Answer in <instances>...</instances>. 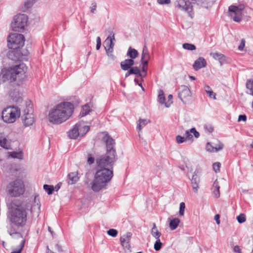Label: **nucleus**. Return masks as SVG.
I'll return each mask as SVG.
<instances>
[{"label":"nucleus","mask_w":253,"mask_h":253,"mask_svg":"<svg viewBox=\"0 0 253 253\" xmlns=\"http://www.w3.org/2000/svg\"><path fill=\"white\" fill-rule=\"evenodd\" d=\"M41 204L38 196H36L32 201H26L21 203L14 200L12 202L9 208L8 219L9 221L18 227H24L27 223L29 211L31 214L38 216L40 213Z\"/></svg>","instance_id":"f257e3e1"},{"label":"nucleus","mask_w":253,"mask_h":253,"mask_svg":"<svg viewBox=\"0 0 253 253\" xmlns=\"http://www.w3.org/2000/svg\"><path fill=\"white\" fill-rule=\"evenodd\" d=\"M98 166L102 168L96 172L93 180L91 183V189L93 191L98 192L111 180V170L109 166L111 158L109 155L96 159Z\"/></svg>","instance_id":"f03ea898"},{"label":"nucleus","mask_w":253,"mask_h":253,"mask_svg":"<svg viewBox=\"0 0 253 253\" xmlns=\"http://www.w3.org/2000/svg\"><path fill=\"white\" fill-rule=\"evenodd\" d=\"M74 109L73 105L69 102L60 103L49 111V121L54 124H60L72 116Z\"/></svg>","instance_id":"7ed1b4c3"},{"label":"nucleus","mask_w":253,"mask_h":253,"mask_svg":"<svg viewBox=\"0 0 253 253\" xmlns=\"http://www.w3.org/2000/svg\"><path fill=\"white\" fill-rule=\"evenodd\" d=\"M25 191V186L20 179L10 182L7 186V192L11 197H16L22 195Z\"/></svg>","instance_id":"20e7f679"},{"label":"nucleus","mask_w":253,"mask_h":253,"mask_svg":"<svg viewBox=\"0 0 253 253\" xmlns=\"http://www.w3.org/2000/svg\"><path fill=\"white\" fill-rule=\"evenodd\" d=\"M20 116V110L17 107L9 106L4 109L2 112V119L6 123H13Z\"/></svg>","instance_id":"39448f33"},{"label":"nucleus","mask_w":253,"mask_h":253,"mask_svg":"<svg viewBox=\"0 0 253 253\" xmlns=\"http://www.w3.org/2000/svg\"><path fill=\"white\" fill-rule=\"evenodd\" d=\"M28 16L24 14H17L13 17L11 27L13 31L18 32H24L27 25Z\"/></svg>","instance_id":"423d86ee"},{"label":"nucleus","mask_w":253,"mask_h":253,"mask_svg":"<svg viewBox=\"0 0 253 253\" xmlns=\"http://www.w3.org/2000/svg\"><path fill=\"white\" fill-rule=\"evenodd\" d=\"M89 129V126L83 122L77 123L68 132V135L71 139H76L85 134Z\"/></svg>","instance_id":"0eeeda50"},{"label":"nucleus","mask_w":253,"mask_h":253,"mask_svg":"<svg viewBox=\"0 0 253 253\" xmlns=\"http://www.w3.org/2000/svg\"><path fill=\"white\" fill-rule=\"evenodd\" d=\"M25 38L21 34H11L7 38V46L12 49H18L24 45Z\"/></svg>","instance_id":"6e6552de"},{"label":"nucleus","mask_w":253,"mask_h":253,"mask_svg":"<svg viewBox=\"0 0 253 253\" xmlns=\"http://www.w3.org/2000/svg\"><path fill=\"white\" fill-rule=\"evenodd\" d=\"M26 105V108L24 110V114L22 116V120L25 126H29L35 122L33 115L34 110L31 102H27Z\"/></svg>","instance_id":"1a4fd4ad"},{"label":"nucleus","mask_w":253,"mask_h":253,"mask_svg":"<svg viewBox=\"0 0 253 253\" xmlns=\"http://www.w3.org/2000/svg\"><path fill=\"white\" fill-rule=\"evenodd\" d=\"M243 8L244 7L241 5L239 6H230L228 8L229 16L234 21L239 22L242 19V11Z\"/></svg>","instance_id":"9d476101"},{"label":"nucleus","mask_w":253,"mask_h":253,"mask_svg":"<svg viewBox=\"0 0 253 253\" xmlns=\"http://www.w3.org/2000/svg\"><path fill=\"white\" fill-rule=\"evenodd\" d=\"M176 6L182 10L188 13L189 16L191 18L193 17L194 12L193 5L190 1L185 0H179L177 1Z\"/></svg>","instance_id":"9b49d317"},{"label":"nucleus","mask_w":253,"mask_h":253,"mask_svg":"<svg viewBox=\"0 0 253 253\" xmlns=\"http://www.w3.org/2000/svg\"><path fill=\"white\" fill-rule=\"evenodd\" d=\"M16 82L12 83V85H14L16 86H18L16 84H14ZM13 86H10V91L9 92V96L10 98L16 103H20L22 101V94L19 92V90L17 88H13Z\"/></svg>","instance_id":"f8f14e48"},{"label":"nucleus","mask_w":253,"mask_h":253,"mask_svg":"<svg viewBox=\"0 0 253 253\" xmlns=\"http://www.w3.org/2000/svg\"><path fill=\"white\" fill-rule=\"evenodd\" d=\"M132 233L127 232L120 238L121 245L123 247L125 252H131V249L130 245V241L132 237Z\"/></svg>","instance_id":"ddd939ff"},{"label":"nucleus","mask_w":253,"mask_h":253,"mask_svg":"<svg viewBox=\"0 0 253 253\" xmlns=\"http://www.w3.org/2000/svg\"><path fill=\"white\" fill-rule=\"evenodd\" d=\"M179 90L178 97L182 102L186 103L188 100V98L191 96V91L189 88L186 85H182L179 88Z\"/></svg>","instance_id":"4468645a"},{"label":"nucleus","mask_w":253,"mask_h":253,"mask_svg":"<svg viewBox=\"0 0 253 253\" xmlns=\"http://www.w3.org/2000/svg\"><path fill=\"white\" fill-rule=\"evenodd\" d=\"M206 60L202 57H199L196 60L193 65V68L195 71H198L200 69L207 66Z\"/></svg>","instance_id":"2eb2a0df"},{"label":"nucleus","mask_w":253,"mask_h":253,"mask_svg":"<svg viewBox=\"0 0 253 253\" xmlns=\"http://www.w3.org/2000/svg\"><path fill=\"white\" fill-rule=\"evenodd\" d=\"M198 172L195 171L192 178L191 179V184L192 186L194 192L197 193L199 188V184L200 181L199 176L197 174Z\"/></svg>","instance_id":"dca6fc26"},{"label":"nucleus","mask_w":253,"mask_h":253,"mask_svg":"<svg viewBox=\"0 0 253 253\" xmlns=\"http://www.w3.org/2000/svg\"><path fill=\"white\" fill-rule=\"evenodd\" d=\"M150 58V55L149 54L147 47L146 45H145L143 47L141 57V62L144 63V64L146 65L147 64H148Z\"/></svg>","instance_id":"f3484780"},{"label":"nucleus","mask_w":253,"mask_h":253,"mask_svg":"<svg viewBox=\"0 0 253 253\" xmlns=\"http://www.w3.org/2000/svg\"><path fill=\"white\" fill-rule=\"evenodd\" d=\"M35 0H24L20 9L22 12H27L34 4Z\"/></svg>","instance_id":"a211bd4d"},{"label":"nucleus","mask_w":253,"mask_h":253,"mask_svg":"<svg viewBox=\"0 0 253 253\" xmlns=\"http://www.w3.org/2000/svg\"><path fill=\"white\" fill-rule=\"evenodd\" d=\"M134 64V60L131 59H126L122 61L120 63L121 68L124 71L128 70Z\"/></svg>","instance_id":"6ab92c4d"},{"label":"nucleus","mask_w":253,"mask_h":253,"mask_svg":"<svg viewBox=\"0 0 253 253\" xmlns=\"http://www.w3.org/2000/svg\"><path fill=\"white\" fill-rule=\"evenodd\" d=\"M7 57L13 61L19 60L20 57V55L19 51L17 49H13V50L9 51L7 54Z\"/></svg>","instance_id":"aec40b11"},{"label":"nucleus","mask_w":253,"mask_h":253,"mask_svg":"<svg viewBox=\"0 0 253 253\" xmlns=\"http://www.w3.org/2000/svg\"><path fill=\"white\" fill-rule=\"evenodd\" d=\"M0 146L6 150L11 149L7 139L6 138L4 134L2 133H0Z\"/></svg>","instance_id":"412c9836"},{"label":"nucleus","mask_w":253,"mask_h":253,"mask_svg":"<svg viewBox=\"0 0 253 253\" xmlns=\"http://www.w3.org/2000/svg\"><path fill=\"white\" fill-rule=\"evenodd\" d=\"M127 72L125 74V77L127 78L129 75L134 74L136 75L137 76H141L140 75V70L139 69L136 67H131L128 70H127Z\"/></svg>","instance_id":"4be33fe9"},{"label":"nucleus","mask_w":253,"mask_h":253,"mask_svg":"<svg viewBox=\"0 0 253 253\" xmlns=\"http://www.w3.org/2000/svg\"><path fill=\"white\" fill-rule=\"evenodd\" d=\"M103 137L102 138V141L105 144L106 149L108 153L111 151V138L108 134L106 132L102 133Z\"/></svg>","instance_id":"5701e85b"},{"label":"nucleus","mask_w":253,"mask_h":253,"mask_svg":"<svg viewBox=\"0 0 253 253\" xmlns=\"http://www.w3.org/2000/svg\"><path fill=\"white\" fill-rule=\"evenodd\" d=\"M219 189L220 186L219 183L217 180H215L213 183L211 187V191L214 194V197L216 198H218L220 196Z\"/></svg>","instance_id":"b1692460"},{"label":"nucleus","mask_w":253,"mask_h":253,"mask_svg":"<svg viewBox=\"0 0 253 253\" xmlns=\"http://www.w3.org/2000/svg\"><path fill=\"white\" fill-rule=\"evenodd\" d=\"M8 157H11L14 159L22 160L23 159V153L22 151L18 152L13 151L7 152Z\"/></svg>","instance_id":"393cba45"},{"label":"nucleus","mask_w":253,"mask_h":253,"mask_svg":"<svg viewBox=\"0 0 253 253\" xmlns=\"http://www.w3.org/2000/svg\"><path fill=\"white\" fill-rule=\"evenodd\" d=\"M126 55L132 60H134L138 57L139 53L137 50L134 48L129 47L126 53Z\"/></svg>","instance_id":"a878e982"},{"label":"nucleus","mask_w":253,"mask_h":253,"mask_svg":"<svg viewBox=\"0 0 253 253\" xmlns=\"http://www.w3.org/2000/svg\"><path fill=\"white\" fill-rule=\"evenodd\" d=\"M103 46L106 50V54L109 56L111 53L110 51L111 49V36L110 35H108L106 40L103 42Z\"/></svg>","instance_id":"bb28decb"},{"label":"nucleus","mask_w":253,"mask_h":253,"mask_svg":"<svg viewBox=\"0 0 253 253\" xmlns=\"http://www.w3.org/2000/svg\"><path fill=\"white\" fill-rule=\"evenodd\" d=\"M151 234L156 239H160V237L162 235L161 233L157 230L156 225L155 223H153V227L151 230Z\"/></svg>","instance_id":"cd10ccee"},{"label":"nucleus","mask_w":253,"mask_h":253,"mask_svg":"<svg viewBox=\"0 0 253 253\" xmlns=\"http://www.w3.org/2000/svg\"><path fill=\"white\" fill-rule=\"evenodd\" d=\"M68 183L73 184L76 183L78 180V177L76 172H72L68 174Z\"/></svg>","instance_id":"c85d7f7f"},{"label":"nucleus","mask_w":253,"mask_h":253,"mask_svg":"<svg viewBox=\"0 0 253 253\" xmlns=\"http://www.w3.org/2000/svg\"><path fill=\"white\" fill-rule=\"evenodd\" d=\"M138 122L139 123L137 124L136 129L139 131L149 122V121L147 119H140L138 120Z\"/></svg>","instance_id":"c756f323"},{"label":"nucleus","mask_w":253,"mask_h":253,"mask_svg":"<svg viewBox=\"0 0 253 253\" xmlns=\"http://www.w3.org/2000/svg\"><path fill=\"white\" fill-rule=\"evenodd\" d=\"M180 222V219L178 218H174L170 220L169 222V227L172 230H175L178 226Z\"/></svg>","instance_id":"7c9ffc66"},{"label":"nucleus","mask_w":253,"mask_h":253,"mask_svg":"<svg viewBox=\"0 0 253 253\" xmlns=\"http://www.w3.org/2000/svg\"><path fill=\"white\" fill-rule=\"evenodd\" d=\"M212 144L213 146L212 148L214 150V152H217L219 150H221L223 147V144L218 140H217L215 142H212Z\"/></svg>","instance_id":"2f4dec72"},{"label":"nucleus","mask_w":253,"mask_h":253,"mask_svg":"<svg viewBox=\"0 0 253 253\" xmlns=\"http://www.w3.org/2000/svg\"><path fill=\"white\" fill-rule=\"evenodd\" d=\"M115 144V140H114L112 138V166L113 165V163H114L118 159L116 153V150L114 148L113 145Z\"/></svg>","instance_id":"473e14b6"},{"label":"nucleus","mask_w":253,"mask_h":253,"mask_svg":"<svg viewBox=\"0 0 253 253\" xmlns=\"http://www.w3.org/2000/svg\"><path fill=\"white\" fill-rule=\"evenodd\" d=\"M158 101L161 104H165V97L164 95V93L162 90H159L158 96Z\"/></svg>","instance_id":"72a5a7b5"},{"label":"nucleus","mask_w":253,"mask_h":253,"mask_svg":"<svg viewBox=\"0 0 253 253\" xmlns=\"http://www.w3.org/2000/svg\"><path fill=\"white\" fill-rule=\"evenodd\" d=\"M25 242V240H22L19 246L17 248L15 249L11 253H21L24 246Z\"/></svg>","instance_id":"f704fd0d"},{"label":"nucleus","mask_w":253,"mask_h":253,"mask_svg":"<svg viewBox=\"0 0 253 253\" xmlns=\"http://www.w3.org/2000/svg\"><path fill=\"white\" fill-rule=\"evenodd\" d=\"M43 187L48 195L52 194L54 190V187L52 185L44 184Z\"/></svg>","instance_id":"c9c22d12"},{"label":"nucleus","mask_w":253,"mask_h":253,"mask_svg":"<svg viewBox=\"0 0 253 253\" xmlns=\"http://www.w3.org/2000/svg\"><path fill=\"white\" fill-rule=\"evenodd\" d=\"M90 111V109L89 106L87 104H86L83 107L82 110L80 114L82 116H85L89 114Z\"/></svg>","instance_id":"e433bc0d"},{"label":"nucleus","mask_w":253,"mask_h":253,"mask_svg":"<svg viewBox=\"0 0 253 253\" xmlns=\"http://www.w3.org/2000/svg\"><path fill=\"white\" fill-rule=\"evenodd\" d=\"M182 47L184 49L189 50H194L196 48V46L194 44L189 43H183Z\"/></svg>","instance_id":"4c0bfd02"},{"label":"nucleus","mask_w":253,"mask_h":253,"mask_svg":"<svg viewBox=\"0 0 253 253\" xmlns=\"http://www.w3.org/2000/svg\"><path fill=\"white\" fill-rule=\"evenodd\" d=\"M163 243L161 242L160 239H157L154 244V248L155 251H159L161 249Z\"/></svg>","instance_id":"58836bf2"},{"label":"nucleus","mask_w":253,"mask_h":253,"mask_svg":"<svg viewBox=\"0 0 253 253\" xmlns=\"http://www.w3.org/2000/svg\"><path fill=\"white\" fill-rule=\"evenodd\" d=\"M185 208V205L184 202H181L179 205V214L180 216H183L184 215V211Z\"/></svg>","instance_id":"ea45409f"},{"label":"nucleus","mask_w":253,"mask_h":253,"mask_svg":"<svg viewBox=\"0 0 253 253\" xmlns=\"http://www.w3.org/2000/svg\"><path fill=\"white\" fill-rule=\"evenodd\" d=\"M246 87L248 89H249L251 90V94L253 95V80L252 81H247L246 83Z\"/></svg>","instance_id":"a19ab883"},{"label":"nucleus","mask_w":253,"mask_h":253,"mask_svg":"<svg viewBox=\"0 0 253 253\" xmlns=\"http://www.w3.org/2000/svg\"><path fill=\"white\" fill-rule=\"evenodd\" d=\"M213 57L216 60L219 61L220 63H221V61L224 57V56L222 54H219L218 53H213Z\"/></svg>","instance_id":"79ce46f5"},{"label":"nucleus","mask_w":253,"mask_h":253,"mask_svg":"<svg viewBox=\"0 0 253 253\" xmlns=\"http://www.w3.org/2000/svg\"><path fill=\"white\" fill-rule=\"evenodd\" d=\"M237 219L239 223H242L246 221V216L243 213H241L237 217Z\"/></svg>","instance_id":"37998d69"},{"label":"nucleus","mask_w":253,"mask_h":253,"mask_svg":"<svg viewBox=\"0 0 253 253\" xmlns=\"http://www.w3.org/2000/svg\"><path fill=\"white\" fill-rule=\"evenodd\" d=\"M220 166L221 164L219 162H216L213 164V169L216 173L219 172Z\"/></svg>","instance_id":"c03bdc74"},{"label":"nucleus","mask_w":253,"mask_h":253,"mask_svg":"<svg viewBox=\"0 0 253 253\" xmlns=\"http://www.w3.org/2000/svg\"><path fill=\"white\" fill-rule=\"evenodd\" d=\"M190 130H187L185 132V140H192L193 141V135L191 134Z\"/></svg>","instance_id":"a18cd8bd"},{"label":"nucleus","mask_w":253,"mask_h":253,"mask_svg":"<svg viewBox=\"0 0 253 253\" xmlns=\"http://www.w3.org/2000/svg\"><path fill=\"white\" fill-rule=\"evenodd\" d=\"M185 140V138L184 137L182 136L181 135H178L176 136V142L178 144L182 143L184 142Z\"/></svg>","instance_id":"49530a36"},{"label":"nucleus","mask_w":253,"mask_h":253,"mask_svg":"<svg viewBox=\"0 0 253 253\" xmlns=\"http://www.w3.org/2000/svg\"><path fill=\"white\" fill-rule=\"evenodd\" d=\"M87 156V164L89 165L93 164L94 162V158L92 156V155L90 154H88Z\"/></svg>","instance_id":"de8ad7c7"},{"label":"nucleus","mask_w":253,"mask_h":253,"mask_svg":"<svg viewBox=\"0 0 253 253\" xmlns=\"http://www.w3.org/2000/svg\"><path fill=\"white\" fill-rule=\"evenodd\" d=\"M191 133H193L196 138H198L200 136V133L198 132L195 127H193L190 129Z\"/></svg>","instance_id":"09e8293b"},{"label":"nucleus","mask_w":253,"mask_h":253,"mask_svg":"<svg viewBox=\"0 0 253 253\" xmlns=\"http://www.w3.org/2000/svg\"><path fill=\"white\" fill-rule=\"evenodd\" d=\"M213 146L212 143H210V142H208L207 143L206 145V150L208 151L211 152H214V150L212 148Z\"/></svg>","instance_id":"8fccbe9b"},{"label":"nucleus","mask_w":253,"mask_h":253,"mask_svg":"<svg viewBox=\"0 0 253 253\" xmlns=\"http://www.w3.org/2000/svg\"><path fill=\"white\" fill-rule=\"evenodd\" d=\"M204 128L209 132H212L214 129L213 127L211 125H205Z\"/></svg>","instance_id":"3c124183"},{"label":"nucleus","mask_w":253,"mask_h":253,"mask_svg":"<svg viewBox=\"0 0 253 253\" xmlns=\"http://www.w3.org/2000/svg\"><path fill=\"white\" fill-rule=\"evenodd\" d=\"M245 40L244 39H242L241 41V43L240 45L238 46V49L240 51H242L243 50L244 47H245Z\"/></svg>","instance_id":"603ef678"},{"label":"nucleus","mask_w":253,"mask_h":253,"mask_svg":"<svg viewBox=\"0 0 253 253\" xmlns=\"http://www.w3.org/2000/svg\"><path fill=\"white\" fill-rule=\"evenodd\" d=\"M172 95L171 94L169 95L168 96V101L165 103V106L166 107H169L170 106V104L172 103Z\"/></svg>","instance_id":"864d4df0"},{"label":"nucleus","mask_w":253,"mask_h":253,"mask_svg":"<svg viewBox=\"0 0 253 253\" xmlns=\"http://www.w3.org/2000/svg\"><path fill=\"white\" fill-rule=\"evenodd\" d=\"M101 45V40L99 37H98L96 39V48L97 50H99Z\"/></svg>","instance_id":"5fc2aeb1"},{"label":"nucleus","mask_w":253,"mask_h":253,"mask_svg":"<svg viewBox=\"0 0 253 253\" xmlns=\"http://www.w3.org/2000/svg\"><path fill=\"white\" fill-rule=\"evenodd\" d=\"M207 93L211 98H213L214 99H215V94L212 91V90H208Z\"/></svg>","instance_id":"6e6d98bb"},{"label":"nucleus","mask_w":253,"mask_h":253,"mask_svg":"<svg viewBox=\"0 0 253 253\" xmlns=\"http://www.w3.org/2000/svg\"><path fill=\"white\" fill-rule=\"evenodd\" d=\"M157 2L160 4H169L170 3V0H158Z\"/></svg>","instance_id":"4d7b16f0"},{"label":"nucleus","mask_w":253,"mask_h":253,"mask_svg":"<svg viewBox=\"0 0 253 253\" xmlns=\"http://www.w3.org/2000/svg\"><path fill=\"white\" fill-rule=\"evenodd\" d=\"M247 120V116L245 115H240L238 117V122H240L241 121H243L245 122Z\"/></svg>","instance_id":"13d9d810"},{"label":"nucleus","mask_w":253,"mask_h":253,"mask_svg":"<svg viewBox=\"0 0 253 253\" xmlns=\"http://www.w3.org/2000/svg\"><path fill=\"white\" fill-rule=\"evenodd\" d=\"M142 64V68H141V71L142 72H144V73H147V66L148 64H147L146 65L144 64V63H141Z\"/></svg>","instance_id":"bf43d9fd"},{"label":"nucleus","mask_w":253,"mask_h":253,"mask_svg":"<svg viewBox=\"0 0 253 253\" xmlns=\"http://www.w3.org/2000/svg\"><path fill=\"white\" fill-rule=\"evenodd\" d=\"M96 3L95 2H93L91 4V5L90 6V11L92 13H94V11L96 10Z\"/></svg>","instance_id":"052dcab7"},{"label":"nucleus","mask_w":253,"mask_h":253,"mask_svg":"<svg viewBox=\"0 0 253 253\" xmlns=\"http://www.w3.org/2000/svg\"><path fill=\"white\" fill-rule=\"evenodd\" d=\"M118 233V231L116 229L112 228V237H115L117 236Z\"/></svg>","instance_id":"680f3d73"},{"label":"nucleus","mask_w":253,"mask_h":253,"mask_svg":"<svg viewBox=\"0 0 253 253\" xmlns=\"http://www.w3.org/2000/svg\"><path fill=\"white\" fill-rule=\"evenodd\" d=\"M219 218H220V215L219 214H216L215 216H214V220L216 221V222L217 224H220V220H219Z\"/></svg>","instance_id":"e2e57ef3"},{"label":"nucleus","mask_w":253,"mask_h":253,"mask_svg":"<svg viewBox=\"0 0 253 253\" xmlns=\"http://www.w3.org/2000/svg\"><path fill=\"white\" fill-rule=\"evenodd\" d=\"M115 41L116 40L114 37V34H113V35H112V50H113Z\"/></svg>","instance_id":"0e129e2a"},{"label":"nucleus","mask_w":253,"mask_h":253,"mask_svg":"<svg viewBox=\"0 0 253 253\" xmlns=\"http://www.w3.org/2000/svg\"><path fill=\"white\" fill-rule=\"evenodd\" d=\"M234 251L235 252L240 253L241 250L238 246H235L234 248Z\"/></svg>","instance_id":"69168bd1"},{"label":"nucleus","mask_w":253,"mask_h":253,"mask_svg":"<svg viewBox=\"0 0 253 253\" xmlns=\"http://www.w3.org/2000/svg\"><path fill=\"white\" fill-rule=\"evenodd\" d=\"M60 185H61L60 183H58L57 185H55V187L54 188V189L56 191H58L60 188Z\"/></svg>","instance_id":"338daca9"},{"label":"nucleus","mask_w":253,"mask_h":253,"mask_svg":"<svg viewBox=\"0 0 253 253\" xmlns=\"http://www.w3.org/2000/svg\"><path fill=\"white\" fill-rule=\"evenodd\" d=\"M204 88L206 92H207V91H208V90H211V89L209 85H205Z\"/></svg>","instance_id":"774afa93"}]
</instances>
